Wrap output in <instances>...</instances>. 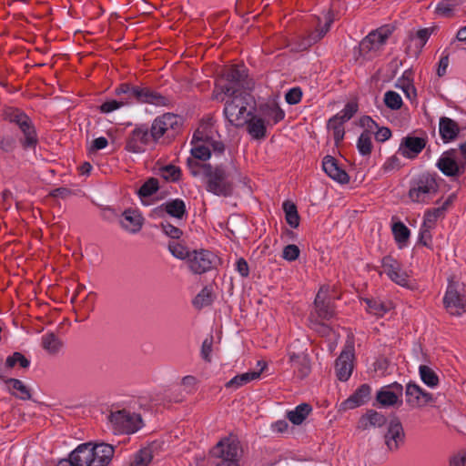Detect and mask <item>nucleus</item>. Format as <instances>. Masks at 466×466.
Segmentation results:
<instances>
[{
  "label": "nucleus",
  "mask_w": 466,
  "mask_h": 466,
  "mask_svg": "<svg viewBox=\"0 0 466 466\" xmlns=\"http://www.w3.org/2000/svg\"><path fill=\"white\" fill-rule=\"evenodd\" d=\"M252 83L248 77L245 66H231L225 69L222 78L217 84L216 89L220 90L227 97L225 101L224 116L227 121L236 127L246 125L248 118L253 114L248 106L252 96L248 92Z\"/></svg>",
  "instance_id": "1"
},
{
  "label": "nucleus",
  "mask_w": 466,
  "mask_h": 466,
  "mask_svg": "<svg viewBox=\"0 0 466 466\" xmlns=\"http://www.w3.org/2000/svg\"><path fill=\"white\" fill-rule=\"evenodd\" d=\"M114 455V447L107 443L80 444L69 460L60 461L57 466H106Z\"/></svg>",
  "instance_id": "2"
},
{
  "label": "nucleus",
  "mask_w": 466,
  "mask_h": 466,
  "mask_svg": "<svg viewBox=\"0 0 466 466\" xmlns=\"http://www.w3.org/2000/svg\"><path fill=\"white\" fill-rule=\"evenodd\" d=\"M125 106L134 104H150L156 106H168L171 100L150 87L136 86L129 82L121 83L115 88Z\"/></svg>",
  "instance_id": "3"
},
{
  "label": "nucleus",
  "mask_w": 466,
  "mask_h": 466,
  "mask_svg": "<svg viewBox=\"0 0 466 466\" xmlns=\"http://www.w3.org/2000/svg\"><path fill=\"white\" fill-rule=\"evenodd\" d=\"M335 315V305L329 294V288L323 286L315 297L313 309L309 317L311 329L322 335L329 334V328L323 321L330 320Z\"/></svg>",
  "instance_id": "4"
},
{
  "label": "nucleus",
  "mask_w": 466,
  "mask_h": 466,
  "mask_svg": "<svg viewBox=\"0 0 466 466\" xmlns=\"http://www.w3.org/2000/svg\"><path fill=\"white\" fill-rule=\"evenodd\" d=\"M107 428L115 435H130L143 427V420L140 414L130 411L127 409L110 410L106 416Z\"/></svg>",
  "instance_id": "5"
},
{
  "label": "nucleus",
  "mask_w": 466,
  "mask_h": 466,
  "mask_svg": "<svg viewBox=\"0 0 466 466\" xmlns=\"http://www.w3.org/2000/svg\"><path fill=\"white\" fill-rule=\"evenodd\" d=\"M4 118L18 127L23 134L20 142L25 148H35L38 143L36 130L30 117L21 109L8 107L4 111Z\"/></svg>",
  "instance_id": "6"
},
{
  "label": "nucleus",
  "mask_w": 466,
  "mask_h": 466,
  "mask_svg": "<svg viewBox=\"0 0 466 466\" xmlns=\"http://www.w3.org/2000/svg\"><path fill=\"white\" fill-rule=\"evenodd\" d=\"M437 167L447 177H458L466 171V142L459 148L450 149L441 154Z\"/></svg>",
  "instance_id": "7"
},
{
  "label": "nucleus",
  "mask_w": 466,
  "mask_h": 466,
  "mask_svg": "<svg viewBox=\"0 0 466 466\" xmlns=\"http://www.w3.org/2000/svg\"><path fill=\"white\" fill-rule=\"evenodd\" d=\"M231 172L224 166H211L207 174L206 189L218 197H229L233 192V184L230 180Z\"/></svg>",
  "instance_id": "8"
},
{
  "label": "nucleus",
  "mask_w": 466,
  "mask_h": 466,
  "mask_svg": "<svg viewBox=\"0 0 466 466\" xmlns=\"http://www.w3.org/2000/svg\"><path fill=\"white\" fill-rule=\"evenodd\" d=\"M239 443L235 438L220 440L211 450L212 466H238Z\"/></svg>",
  "instance_id": "9"
},
{
  "label": "nucleus",
  "mask_w": 466,
  "mask_h": 466,
  "mask_svg": "<svg viewBox=\"0 0 466 466\" xmlns=\"http://www.w3.org/2000/svg\"><path fill=\"white\" fill-rule=\"evenodd\" d=\"M443 303L451 315L461 316L466 312V296L462 285L458 282H450L444 298Z\"/></svg>",
  "instance_id": "10"
},
{
  "label": "nucleus",
  "mask_w": 466,
  "mask_h": 466,
  "mask_svg": "<svg viewBox=\"0 0 466 466\" xmlns=\"http://www.w3.org/2000/svg\"><path fill=\"white\" fill-rule=\"evenodd\" d=\"M333 23V17L330 14L326 16V21L323 25H319L316 30L310 32L307 35L297 36L292 44L291 50L295 52H302L309 49L311 46L320 41L325 35L329 31Z\"/></svg>",
  "instance_id": "11"
},
{
  "label": "nucleus",
  "mask_w": 466,
  "mask_h": 466,
  "mask_svg": "<svg viewBox=\"0 0 466 466\" xmlns=\"http://www.w3.org/2000/svg\"><path fill=\"white\" fill-rule=\"evenodd\" d=\"M437 183L429 176H421L415 180L409 191V198L416 203L428 202L437 192Z\"/></svg>",
  "instance_id": "12"
},
{
  "label": "nucleus",
  "mask_w": 466,
  "mask_h": 466,
  "mask_svg": "<svg viewBox=\"0 0 466 466\" xmlns=\"http://www.w3.org/2000/svg\"><path fill=\"white\" fill-rule=\"evenodd\" d=\"M155 134L146 127H138L130 132L127 138L126 149L131 153H142L146 147L157 141Z\"/></svg>",
  "instance_id": "13"
},
{
  "label": "nucleus",
  "mask_w": 466,
  "mask_h": 466,
  "mask_svg": "<svg viewBox=\"0 0 466 466\" xmlns=\"http://www.w3.org/2000/svg\"><path fill=\"white\" fill-rule=\"evenodd\" d=\"M294 343L290 345L287 351L288 363L293 370V374L296 378L303 380L309 376L311 371L310 358L306 350L296 352L291 350L294 347Z\"/></svg>",
  "instance_id": "14"
},
{
  "label": "nucleus",
  "mask_w": 466,
  "mask_h": 466,
  "mask_svg": "<svg viewBox=\"0 0 466 466\" xmlns=\"http://www.w3.org/2000/svg\"><path fill=\"white\" fill-rule=\"evenodd\" d=\"M218 258L211 251L201 249L193 250L188 259V265L195 274L205 273L213 268Z\"/></svg>",
  "instance_id": "15"
},
{
  "label": "nucleus",
  "mask_w": 466,
  "mask_h": 466,
  "mask_svg": "<svg viewBox=\"0 0 466 466\" xmlns=\"http://www.w3.org/2000/svg\"><path fill=\"white\" fill-rule=\"evenodd\" d=\"M402 385L393 382L381 387L377 391L376 401L383 408L400 406L402 404Z\"/></svg>",
  "instance_id": "16"
},
{
  "label": "nucleus",
  "mask_w": 466,
  "mask_h": 466,
  "mask_svg": "<svg viewBox=\"0 0 466 466\" xmlns=\"http://www.w3.org/2000/svg\"><path fill=\"white\" fill-rule=\"evenodd\" d=\"M169 215L177 219H182L187 215V208L184 200L175 198L168 200L151 211V218H159Z\"/></svg>",
  "instance_id": "17"
},
{
  "label": "nucleus",
  "mask_w": 466,
  "mask_h": 466,
  "mask_svg": "<svg viewBox=\"0 0 466 466\" xmlns=\"http://www.w3.org/2000/svg\"><path fill=\"white\" fill-rule=\"evenodd\" d=\"M406 403L410 408H420L431 402L432 395L416 382H409L405 390Z\"/></svg>",
  "instance_id": "18"
},
{
  "label": "nucleus",
  "mask_w": 466,
  "mask_h": 466,
  "mask_svg": "<svg viewBox=\"0 0 466 466\" xmlns=\"http://www.w3.org/2000/svg\"><path fill=\"white\" fill-rule=\"evenodd\" d=\"M118 223L125 231L137 234L143 227L144 218L137 209L127 208L121 213Z\"/></svg>",
  "instance_id": "19"
},
{
  "label": "nucleus",
  "mask_w": 466,
  "mask_h": 466,
  "mask_svg": "<svg viewBox=\"0 0 466 466\" xmlns=\"http://www.w3.org/2000/svg\"><path fill=\"white\" fill-rule=\"evenodd\" d=\"M426 143L423 137L407 136L402 138L398 153L406 158H414L423 150Z\"/></svg>",
  "instance_id": "20"
},
{
  "label": "nucleus",
  "mask_w": 466,
  "mask_h": 466,
  "mask_svg": "<svg viewBox=\"0 0 466 466\" xmlns=\"http://www.w3.org/2000/svg\"><path fill=\"white\" fill-rule=\"evenodd\" d=\"M180 125V117L172 113L157 116L152 123L151 129L155 137L159 139L168 129H176Z\"/></svg>",
  "instance_id": "21"
},
{
  "label": "nucleus",
  "mask_w": 466,
  "mask_h": 466,
  "mask_svg": "<svg viewBox=\"0 0 466 466\" xmlns=\"http://www.w3.org/2000/svg\"><path fill=\"white\" fill-rule=\"evenodd\" d=\"M354 354L351 350H343L335 362L337 377L341 381H347L353 370Z\"/></svg>",
  "instance_id": "22"
},
{
  "label": "nucleus",
  "mask_w": 466,
  "mask_h": 466,
  "mask_svg": "<svg viewBox=\"0 0 466 466\" xmlns=\"http://www.w3.org/2000/svg\"><path fill=\"white\" fill-rule=\"evenodd\" d=\"M404 437L405 434L400 421L398 419L391 420L384 436L387 447L390 451L397 450L400 444L404 441Z\"/></svg>",
  "instance_id": "23"
},
{
  "label": "nucleus",
  "mask_w": 466,
  "mask_h": 466,
  "mask_svg": "<svg viewBox=\"0 0 466 466\" xmlns=\"http://www.w3.org/2000/svg\"><path fill=\"white\" fill-rule=\"evenodd\" d=\"M322 168L324 172L334 181L339 184H347L350 177L347 172L341 168L337 160L331 156H326L322 161Z\"/></svg>",
  "instance_id": "24"
},
{
  "label": "nucleus",
  "mask_w": 466,
  "mask_h": 466,
  "mask_svg": "<svg viewBox=\"0 0 466 466\" xmlns=\"http://www.w3.org/2000/svg\"><path fill=\"white\" fill-rule=\"evenodd\" d=\"M261 116L267 119V124L276 125L284 119L286 114L275 100L261 104L258 107Z\"/></svg>",
  "instance_id": "25"
},
{
  "label": "nucleus",
  "mask_w": 466,
  "mask_h": 466,
  "mask_svg": "<svg viewBox=\"0 0 466 466\" xmlns=\"http://www.w3.org/2000/svg\"><path fill=\"white\" fill-rule=\"evenodd\" d=\"M370 386L369 384H362L341 403V406L344 410H351L361 406L370 400Z\"/></svg>",
  "instance_id": "26"
},
{
  "label": "nucleus",
  "mask_w": 466,
  "mask_h": 466,
  "mask_svg": "<svg viewBox=\"0 0 466 466\" xmlns=\"http://www.w3.org/2000/svg\"><path fill=\"white\" fill-rule=\"evenodd\" d=\"M247 131L253 139L260 140L267 136L266 120L259 116L252 114L246 123Z\"/></svg>",
  "instance_id": "27"
},
{
  "label": "nucleus",
  "mask_w": 466,
  "mask_h": 466,
  "mask_svg": "<svg viewBox=\"0 0 466 466\" xmlns=\"http://www.w3.org/2000/svg\"><path fill=\"white\" fill-rule=\"evenodd\" d=\"M192 144L194 147L191 148V155L193 158L206 161L211 157V150L207 140H202L198 132H195L192 137Z\"/></svg>",
  "instance_id": "28"
},
{
  "label": "nucleus",
  "mask_w": 466,
  "mask_h": 466,
  "mask_svg": "<svg viewBox=\"0 0 466 466\" xmlns=\"http://www.w3.org/2000/svg\"><path fill=\"white\" fill-rule=\"evenodd\" d=\"M439 132L444 142L455 139L460 132L458 124L447 116L440 118Z\"/></svg>",
  "instance_id": "29"
},
{
  "label": "nucleus",
  "mask_w": 466,
  "mask_h": 466,
  "mask_svg": "<svg viewBox=\"0 0 466 466\" xmlns=\"http://www.w3.org/2000/svg\"><path fill=\"white\" fill-rule=\"evenodd\" d=\"M5 384L8 391L15 397L25 400L31 398L28 387L18 379H5Z\"/></svg>",
  "instance_id": "30"
},
{
  "label": "nucleus",
  "mask_w": 466,
  "mask_h": 466,
  "mask_svg": "<svg viewBox=\"0 0 466 466\" xmlns=\"http://www.w3.org/2000/svg\"><path fill=\"white\" fill-rule=\"evenodd\" d=\"M362 302L366 305L368 313L376 317H383L390 309V304L379 299L365 298Z\"/></svg>",
  "instance_id": "31"
},
{
  "label": "nucleus",
  "mask_w": 466,
  "mask_h": 466,
  "mask_svg": "<svg viewBox=\"0 0 466 466\" xmlns=\"http://www.w3.org/2000/svg\"><path fill=\"white\" fill-rule=\"evenodd\" d=\"M312 408L308 403H300L295 409L287 411L288 420L294 425H300L311 412Z\"/></svg>",
  "instance_id": "32"
},
{
  "label": "nucleus",
  "mask_w": 466,
  "mask_h": 466,
  "mask_svg": "<svg viewBox=\"0 0 466 466\" xmlns=\"http://www.w3.org/2000/svg\"><path fill=\"white\" fill-rule=\"evenodd\" d=\"M390 34L391 30L389 27H380L370 33L362 42V45L369 43L371 45L370 49L378 48L386 42Z\"/></svg>",
  "instance_id": "33"
},
{
  "label": "nucleus",
  "mask_w": 466,
  "mask_h": 466,
  "mask_svg": "<svg viewBox=\"0 0 466 466\" xmlns=\"http://www.w3.org/2000/svg\"><path fill=\"white\" fill-rule=\"evenodd\" d=\"M386 423V417L374 410H369L360 420V425L363 429L370 426L381 427Z\"/></svg>",
  "instance_id": "34"
},
{
  "label": "nucleus",
  "mask_w": 466,
  "mask_h": 466,
  "mask_svg": "<svg viewBox=\"0 0 466 466\" xmlns=\"http://www.w3.org/2000/svg\"><path fill=\"white\" fill-rule=\"evenodd\" d=\"M262 370L259 371H249L246 373H242L239 375H236L230 380L226 383V388L237 390L247 383L255 380L260 377Z\"/></svg>",
  "instance_id": "35"
},
{
  "label": "nucleus",
  "mask_w": 466,
  "mask_h": 466,
  "mask_svg": "<svg viewBox=\"0 0 466 466\" xmlns=\"http://www.w3.org/2000/svg\"><path fill=\"white\" fill-rule=\"evenodd\" d=\"M215 299V294L212 286L204 287L199 293L194 298L192 303L193 306L201 309L212 304Z\"/></svg>",
  "instance_id": "36"
},
{
  "label": "nucleus",
  "mask_w": 466,
  "mask_h": 466,
  "mask_svg": "<svg viewBox=\"0 0 466 466\" xmlns=\"http://www.w3.org/2000/svg\"><path fill=\"white\" fill-rule=\"evenodd\" d=\"M345 122L346 121H344L337 114L328 121V129L332 132L336 144H339L344 138L345 131L343 125Z\"/></svg>",
  "instance_id": "37"
},
{
  "label": "nucleus",
  "mask_w": 466,
  "mask_h": 466,
  "mask_svg": "<svg viewBox=\"0 0 466 466\" xmlns=\"http://www.w3.org/2000/svg\"><path fill=\"white\" fill-rule=\"evenodd\" d=\"M282 208L285 213L287 223L293 228L299 226V215L298 213L297 206L289 200H286L282 204Z\"/></svg>",
  "instance_id": "38"
},
{
  "label": "nucleus",
  "mask_w": 466,
  "mask_h": 466,
  "mask_svg": "<svg viewBox=\"0 0 466 466\" xmlns=\"http://www.w3.org/2000/svg\"><path fill=\"white\" fill-rule=\"evenodd\" d=\"M449 204L450 201L446 200L441 207L428 209L424 214L422 224L433 228L438 218L444 215Z\"/></svg>",
  "instance_id": "39"
},
{
  "label": "nucleus",
  "mask_w": 466,
  "mask_h": 466,
  "mask_svg": "<svg viewBox=\"0 0 466 466\" xmlns=\"http://www.w3.org/2000/svg\"><path fill=\"white\" fill-rule=\"evenodd\" d=\"M391 230L394 238L399 245H405L407 243L410 236V231L403 222H394L392 224Z\"/></svg>",
  "instance_id": "40"
},
{
  "label": "nucleus",
  "mask_w": 466,
  "mask_h": 466,
  "mask_svg": "<svg viewBox=\"0 0 466 466\" xmlns=\"http://www.w3.org/2000/svg\"><path fill=\"white\" fill-rule=\"evenodd\" d=\"M419 373L422 382L430 388H435L439 384V377L437 373L429 366L420 365Z\"/></svg>",
  "instance_id": "41"
},
{
  "label": "nucleus",
  "mask_w": 466,
  "mask_h": 466,
  "mask_svg": "<svg viewBox=\"0 0 466 466\" xmlns=\"http://www.w3.org/2000/svg\"><path fill=\"white\" fill-rule=\"evenodd\" d=\"M42 346L50 354H56L62 347V342L54 333H46L42 336Z\"/></svg>",
  "instance_id": "42"
},
{
  "label": "nucleus",
  "mask_w": 466,
  "mask_h": 466,
  "mask_svg": "<svg viewBox=\"0 0 466 466\" xmlns=\"http://www.w3.org/2000/svg\"><path fill=\"white\" fill-rule=\"evenodd\" d=\"M198 160L196 158H188L187 161V168L193 177H202L205 178L211 165L199 163Z\"/></svg>",
  "instance_id": "43"
},
{
  "label": "nucleus",
  "mask_w": 466,
  "mask_h": 466,
  "mask_svg": "<svg viewBox=\"0 0 466 466\" xmlns=\"http://www.w3.org/2000/svg\"><path fill=\"white\" fill-rule=\"evenodd\" d=\"M17 147V137L14 134H5L0 137V150L6 155H12Z\"/></svg>",
  "instance_id": "44"
},
{
  "label": "nucleus",
  "mask_w": 466,
  "mask_h": 466,
  "mask_svg": "<svg viewBox=\"0 0 466 466\" xmlns=\"http://www.w3.org/2000/svg\"><path fill=\"white\" fill-rule=\"evenodd\" d=\"M153 454L149 448H144L134 454L130 466H148L152 461Z\"/></svg>",
  "instance_id": "45"
},
{
  "label": "nucleus",
  "mask_w": 466,
  "mask_h": 466,
  "mask_svg": "<svg viewBox=\"0 0 466 466\" xmlns=\"http://www.w3.org/2000/svg\"><path fill=\"white\" fill-rule=\"evenodd\" d=\"M357 147L360 155L369 156L372 150L371 136L368 131L360 134L357 141Z\"/></svg>",
  "instance_id": "46"
},
{
  "label": "nucleus",
  "mask_w": 466,
  "mask_h": 466,
  "mask_svg": "<svg viewBox=\"0 0 466 466\" xmlns=\"http://www.w3.org/2000/svg\"><path fill=\"white\" fill-rule=\"evenodd\" d=\"M18 365L21 368L26 369L30 366V360L25 358L21 352H14L8 356L5 360V367L12 369Z\"/></svg>",
  "instance_id": "47"
},
{
  "label": "nucleus",
  "mask_w": 466,
  "mask_h": 466,
  "mask_svg": "<svg viewBox=\"0 0 466 466\" xmlns=\"http://www.w3.org/2000/svg\"><path fill=\"white\" fill-rule=\"evenodd\" d=\"M381 267L383 273H385L388 278H392V275L401 268V265L391 256H385L381 259Z\"/></svg>",
  "instance_id": "48"
},
{
  "label": "nucleus",
  "mask_w": 466,
  "mask_h": 466,
  "mask_svg": "<svg viewBox=\"0 0 466 466\" xmlns=\"http://www.w3.org/2000/svg\"><path fill=\"white\" fill-rule=\"evenodd\" d=\"M383 100L387 107L390 108L391 110H398L403 105V101L400 95L391 90L387 91L384 94Z\"/></svg>",
  "instance_id": "49"
},
{
  "label": "nucleus",
  "mask_w": 466,
  "mask_h": 466,
  "mask_svg": "<svg viewBox=\"0 0 466 466\" xmlns=\"http://www.w3.org/2000/svg\"><path fill=\"white\" fill-rule=\"evenodd\" d=\"M158 190V181L156 178H149L138 189L140 198H147Z\"/></svg>",
  "instance_id": "50"
},
{
  "label": "nucleus",
  "mask_w": 466,
  "mask_h": 466,
  "mask_svg": "<svg viewBox=\"0 0 466 466\" xmlns=\"http://www.w3.org/2000/svg\"><path fill=\"white\" fill-rule=\"evenodd\" d=\"M168 250L170 253L178 259H189V257L191 255L190 250H188L187 248L185 246L179 244V243H169L168 244Z\"/></svg>",
  "instance_id": "51"
},
{
  "label": "nucleus",
  "mask_w": 466,
  "mask_h": 466,
  "mask_svg": "<svg viewBox=\"0 0 466 466\" xmlns=\"http://www.w3.org/2000/svg\"><path fill=\"white\" fill-rule=\"evenodd\" d=\"M161 176L169 181H177L181 176V170L174 165H167L160 169Z\"/></svg>",
  "instance_id": "52"
},
{
  "label": "nucleus",
  "mask_w": 466,
  "mask_h": 466,
  "mask_svg": "<svg viewBox=\"0 0 466 466\" xmlns=\"http://www.w3.org/2000/svg\"><path fill=\"white\" fill-rule=\"evenodd\" d=\"M395 86L399 89L402 90V92L404 93L405 96L408 99L412 100V99H414L417 96L416 89H415V87L413 86V83H411V81H409V80H397Z\"/></svg>",
  "instance_id": "53"
},
{
  "label": "nucleus",
  "mask_w": 466,
  "mask_h": 466,
  "mask_svg": "<svg viewBox=\"0 0 466 466\" xmlns=\"http://www.w3.org/2000/svg\"><path fill=\"white\" fill-rule=\"evenodd\" d=\"M401 167L400 158L397 156H391L386 159L381 167V170L384 174L391 173L398 170Z\"/></svg>",
  "instance_id": "54"
},
{
  "label": "nucleus",
  "mask_w": 466,
  "mask_h": 466,
  "mask_svg": "<svg viewBox=\"0 0 466 466\" xmlns=\"http://www.w3.org/2000/svg\"><path fill=\"white\" fill-rule=\"evenodd\" d=\"M125 106L124 104L122 103L121 99L119 98V100H116V99H112V100H106L100 106H99V110L101 113L103 114H108V113H111L113 111H116L121 107Z\"/></svg>",
  "instance_id": "55"
},
{
  "label": "nucleus",
  "mask_w": 466,
  "mask_h": 466,
  "mask_svg": "<svg viewBox=\"0 0 466 466\" xmlns=\"http://www.w3.org/2000/svg\"><path fill=\"white\" fill-rule=\"evenodd\" d=\"M389 279L400 287L410 288L409 275L402 269V268L396 271V273L392 275V278Z\"/></svg>",
  "instance_id": "56"
},
{
  "label": "nucleus",
  "mask_w": 466,
  "mask_h": 466,
  "mask_svg": "<svg viewBox=\"0 0 466 466\" xmlns=\"http://www.w3.org/2000/svg\"><path fill=\"white\" fill-rule=\"evenodd\" d=\"M302 98V90L300 87H292L285 95V100L289 105H297Z\"/></svg>",
  "instance_id": "57"
},
{
  "label": "nucleus",
  "mask_w": 466,
  "mask_h": 466,
  "mask_svg": "<svg viewBox=\"0 0 466 466\" xmlns=\"http://www.w3.org/2000/svg\"><path fill=\"white\" fill-rule=\"evenodd\" d=\"M160 228L163 233L171 238L177 239L182 235L181 229L168 222H161Z\"/></svg>",
  "instance_id": "58"
},
{
  "label": "nucleus",
  "mask_w": 466,
  "mask_h": 466,
  "mask_svg": "<svg viewBox=\"0 0 466 466\" xmlns=\"http://www.w3.org/2000/svg\"><path fill=\"white\" fill-rule=\"evenodd\" d=\"M300 250L297 245L289 244L283 249L282 257L288 261H294L299 256Z\"/></svg>",
  "instance_id": "59"
},
{
  "label": "nucleus",
  "mask_w": 466,
  "mask_h": 466,
  "mask_svg": "<svg viewBox=\"0 0 466 466\" xmlns=\"http://www.w3.org/2000/svg\"><path fill=\"white\" fill-rule=\"evenodd\" d=\"M431 227L421 224L419 232V242L425 247H429L431 243Z\"/></svg>",
  "instance_id": "60"
},
{
  "label": "nucleus",
  "mask_w": 466,
  "mask_h": 466,
  "mask_svg": "<svg viewBox=\"0 0 466 466\" xmlns=\"http://www.w3.org/2000/svg\"><path fill=\"white\" fill-rule=\"evenodd\" d=\"M212 338H207L202 342L200 354L202 359L206 361H210L211 360L210 355L212 352Z\"/></svg>",
  "instance_id": "61"
},
{
  "label": "nucleus",
  "mask_w": 466,
  "mask_h": 466,
  "mask_svg": "<svg viewBox=\"0 0 466 466\" xmlns=\"http://www.w3.org/2000/svg\"><path fill=\"white\" fill-rule=\"evenodd\" d=\"M448 66H449V54L446 53V51H443L441 56L440 61L438 63L437 75L439 76H443L447 72Z\"/></svg>",
  "instance_id": "62"
},
{
  "label": "nucleus",
  "mask_w": 466,
  "mask_h": 466,
  "mask_svg": "<svg viewBox=\"0 0 466 466\" xmlns=\"http://www.w3.org/2000/svg\"><path fill=\"white\" fill-rule=\"evenodd\" d=\"M357 106L353 104H347L345 107L339 111L337 115L340 116L344 121H349L356 113Z\"/></svg>",
  "instance_id": "63"
},
{
  "label": "nucleus",
  "mask_w": 466,
  "mask_h": 466,
  "mask_svg": "<svg viewBox=\"0 0 466 466\" xmlns=\"http://www.w3.org/2000/svg\"><path fill=\"white\" fill-rule=\"evenodd\" d=\"M450 466H466V451L459 452L457 455L452 457Z\"/></svg>",
  "instance_id": "64"
}]
</instances>
